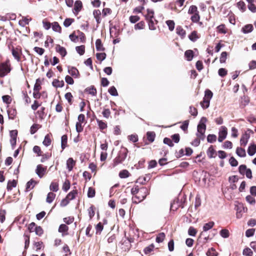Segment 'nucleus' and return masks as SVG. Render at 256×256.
Wrapping results in <instances>:
<instances>
[{
    "mask_svg": "<svg viewBox=\"0 0 256 256\" xmlns=\"http://www.w3.org/2000/svg\"><path fill=\"white\" fill-rule=\"evenodd\" d=\"M206 121L207 119L206 118H202L197 127L196 136L202 140H203L205 137L204 133L206 130Z\"/></svg>",
    "mask_w": 256,
    "mask_h": 256,
    "instance_id": "1",
    "label": "nucleus"
},
{
    "mask_svg": "<svg viewBox=\"0 0 256 256\" xmlns=\"http://www.w3.org/2000/svg\"><path fill=\"white\" fill-rule=\"evenodd\" d=\"M213 94L210 90H206L204 92V96L200 104L203 109H206L210 106V100L212 99Z\"/></svg>",
    "mask_w": 256,
    "mask_h": 256,
    "instance_id": "2",
    "label": "nucleus"
},
{
    "mask_svg": "<svg viewBox=\"0 0 256 256\" xmlns=\"http://www.w3.org/2000/svg\"><path fill=\"white\" fill-rule=\"evenodd\" d=\"M10 71V66L7 63L0 64V77H4Z\"/></svg>",
    "mask_w": 256,
    "mask_h": 256,
    "instance_id": "3",
    "label": "nucleus"
},
{
    "mask_svg": "<svg viewBox=\"0 0 256 256\" xmlns=\"http://www.w3.org/2000/svg\"><path fill=\"white\" fill-rule=\"evenodd\" d=\"M227 128L224 126H222L218 132V141L222 142L226 137Z\"/></svg>",
    "mask_w": 256,
    "mask_h": 256,
    "instance_id": "4",
    "label": "nucleus"
},
{
    "mask_svg": "<svg viewBox=\"0 0 256 256\" xmlns=\"http://www.w3.org/2000/svg\"><path fill=\"white\" fill-rule=\"evenodd\" d=\"M46 170V168H44L42 166V165L38 164L37 166L36 172L38 174L39 178H42L44 175V173Z\"/></svg>",
    "mask_w": 256,
    "mask_h": 256,
    "instance_id": "5",
    "label": "nucleus"
},
{
    "mask_svg": "<svg viewBox=\"0 0 256 256\" xmlns=\"http://www.w3.org/2000/svg\"><path fill=\"white\" fill-rule=\"evenodd\" d=\"M250 138V134L245 132L243 134L240 140V144L241 146H246Z\"/></svg>",
    "mask_w": 256,
    "mask_h": 256,
    "instance_id": "6",
    "label": "nucleus"
},
{
    "mask_svg": "<svg viewBox=\"0 0 256 256\" xmlns=\"http://www.w3.org/2000/svg\"><path fill=\"white\" fill-rule=\"evenodd\" d=\"M140 193H142V196H136V198L139 200V202H141L143 200L146 196L149 194L148 190L146 188H142L140 190Z\"/></svg>",
    "mask_w": 256,
    "mask_h": 256,
    "instance_id": "7",
    "label": "nucleus"
},
{
    "mask_svg": "<svg viewBox=\"0 0 256 256\" xmlns=\"http://www.w3.org/2000/svg\"><path fill=\"white\" fill-rule=\"evenodd\" d=\"M93 15L98 24H99L101 22L100 15L101 12L99 10H94L93 12Z\"/></svg>",
    "mask_w": 256,
    "mask_h": 256,
    "instance_id": "8",
    "label": "nucleus"
},
{
    "mask_svg": "<svg viewBox=\"0 0 256 256\" xmlns=\"http://www.w3.org/2000/svg\"><path fill=\"white\" fill-rule=\"evenodd\" d=\"M85 91L92 96H96V95L97 91L94 86L86 88Z\"/></svg>",
    "mask_w": 256,
    "mask_h": 256,
    "instance_id": "9",
    "label": "nucleus"
},
{
    "mask_svg": "<svg viewBox=\"0 0 256 256\" xmlns=\"http://www.w3.org/2000/svg\"><path fill=\"white\" fill-rule=\"evenodd\" d=\"M151 178V175L150 174H146L144 178H139L137 182L141 184H144L146 182H148L150 180Z\"/></svg>",
    "mask_w": 256,
    "mask_h": 256,
    "instance_id": "10",
    "label": "nucleus"
},
{
    "mask_svg": "<svg viewBox=\"0 0 256 256\" xmlns=\"http://www.w3.org/2000/svg\"><path fill=\"white\" fill-rule=\"evenodd\" d=\"M56 51L58 52L62 57L66 54V51L64 48L60 45H57L56 46Z\"/></svg>",
    "mask_w": 256,
    "mask_h": 256,
    "instance_id": "11",
    "label": "nucleus"
},
{
    "mask_svg": "<svg viewBox=\"0 0 256 256\" xmlns=\"http://www.w3.org/2000/svg\"><path fill=\"white\" fill-rule=\"evenodd\" d=\"M147 14L145 15L146 20H152L154 18V11L152 9H147Z\"/></svg>",
    "mask_w": 256,
    "mask_h": 256,
    "instance_id": "12",
    "label": "nucleus"
},
{
    "mask_svg": "<svg viewBox=\"0 0 256 256\" xmlns=\"http://www.w3.org/2000/svg\"><path fill=\"white\" fill-rule=\"evenodd\" d=\"M253 30V26L252 24H249L244 26L242 29V31L244 34L250 32Z\"/></svg>",
    "mask_w": 256,
    "mask_h": 256,
    "instance_id": "13",
    "label": "nucleus"
},
{
    "mask_svg": "<svg viewBox=\"0 0 256 256\" xmlns=\"http://www.w3.org/2000/svg\"><path fill=\"white\" fill-rule=\"evenodd\" d=\"M256 152V145L254 144H251L248 148V153L249 156H252Z\"/></svg>",
    "mask_w": 256,
    "mask_h": 256,
    "instance_id": "14",
    "label": "nucleus"
},
{
    "mask_svg": "<svg viewBox=\"0 0 256 256\" xmlns=\"http://www.w3.org/2000/svg\"><path fill=\"white\" fill-rule=\"evenodd\" d=\"M75 164V162L72 158H69L66 161V166L68 171H71Z\"/></svg>",
    "mask_w": 256,
    "mask_h": 256,
    "instance_id": "15",
    "label": "nucleus"
},
{
    "mask_svg": "<svg viewBox=\"0 0 256 256\" xmlns=\"http://www.w3.org/2000/svg\"><path fill=\"white\" fill-rule=\"evenodd\" d=\"M52 84L56 88H62L64 86V82L63 80L60 81L57 79H54L52 82Z\"/></svg>",
    "mask_w": 256,
    "mask_h": 256,
    "instance_id": "16",
    "label": "nucleus"
},
{
    "mask_svg": "<svg viewBox=\"0 0 256 256\" xmlns=\"http://www.w3.org/2000/svg\"><path fill=\"white\" fill-rule=\"evenodd\" d=\"M68 72L70 74L75 78H77L79 74L78 70L76 68L74 67H72L70 68H68Z\"/></svg>",
    "mask_w": 256,
    "mask_h": 256,
    "instance_id": "17",
    "label": "nucleus"
},
{
    "mask_svg": "<svg viewBox=\"0 0 256 256\" xmlns=\"http://www.w3.org/2000/svg\"><path fill=\"white\" fill-rule=\"evenodd\" d=\"M16 181L14 180H8L6 186L8 190H11L12 189V188L16 187Z\"/></svg>",
    "mask_w": 256,
    "mask_h": 256,
    "instance_id": "18",
    "label": "nucleus"
},
{
    "mask_svg": "<svg viewBox=\"0 0 256 256\" xmlns=\"http://www.w3.org/2000/svg\"><path fill=\"white\" fill-rule=\"evenodd\" d=\"M82 2L80 0H76V1L74 5V10L76 12L78 13L82 9Z\"/></svg>",
    "mask_w": 256,
    "mask_h": 256,
    "instance_id": "19",
    "label": "nucleus"
},
{
    "mask_svg": "<svg viewBox=\"0 0 256 256\" xmlns=\"http://www.w3.org/2000/svg\"><path fill=\"white\" fill-rule=\"evenodd\" d=\"M96 48L98 51H103L104 48L103 47L102 41L100 39H97L96 42Z\"/></svg>",
    "mask_w": 256,
    "mask_h": 256,
    "instance_id": "20",
    "label": "nucleus"
},
{
    "mask_svg": "<svg viewBox=\"0 0 256 256\" xmlns=\"http://www.w3.org/2000/svg\"><path fill=\"white\" fill-rule=\"evenodd\" d=\"M146 136L148 140L150 142H152L154 140L155 137H156V134L155 132H148L146 133Z\"/></svg>",
    "mask_w": 256,
    "mask_h": 256,
    "instance_id": "21",
    "label": "nucleus"
},
{
    "mask_svg": "<svg viewBox=\"0 0 256 256\" xmlns=\"http://www.w3.org/2000/svg\"><path fill=\"white\" fill-rule=\"evenodd\" d=\"M36 184V182L32 179L28 181L26 184V191H28L29 190L33 188L34 186Z\"/></svg>",
    "mask_w": 256,
    "mask_h": 256,
    "instance_id": "22",
    "label": "nucleus"
},
{
    "mask_svg": "<svg viewBox=\"0 0 256 256\" xmlns=\"http://www.w3.org/2000/svg\"><path fill=\"white\" fill-rule=\"evenodd\" d=\"M96 120L100 130H102L107 128V124L106 122L102 120H100L99 119H96Z\"/></svg>",
    "mask_w": 256,
    "mask_h": 256,
    "instance_id": "23",
    "label": "nucleus"
},
{
    "mask_svg": "<svg viewBox=\"0 0 256 256\" xmlns=\"http://www.w3.org/2000/svg\"><path fill=\"white\" fill-rule=\"evenodd\" d=\"M176 34L180 36L182 38H184L186 36V31L180 26H178L176 28Z\"/></svg>",
    "mask_w": 256,
    "mask_h": 256,
    "instance_id": "24",
    "label": "nucleus"
},
{
    "mask_svg": "<svg viewBox=\"0 0 256 256\" xmlns=\"http://www.w3.org/2000/svg\"><path fill=\"white\" fill-rule=\"evenodd\" d=\"M214 225V222H210L208 223L205 224L203 226V230L206 232L211 229Z\"/></svg>",
    "mask_w": 256,
    "mask_h": 256,
    "instance_id": "25",
    "label": "nucleus"
},
{
    "mask_svg": "<svg viewBox=\"0 0 256 256\" xmlns=\"http://www.w3.org/2000/svg\"><path fill=\"white\" fill-rule=\"evenodd\" d=\"M78 192L76 190H73L68 194L66 198L69 201L72 200L76 198V196Z\"/></svg>",
    "mask_w": 256,
    "mask_h": 256,
    "instance_id": "26",
    "label": "nucleus"
},
{
    "mask_svg": "<svg viewBox=\"0 0 256 256\" xmlns=\"http://www.w3.org/2000/svg\"><path fill=\"white\" fill-rule=\"evenodd\" d=\"M56 197V194L52 192H50L48 193L46 199V201L48 203L50 204L54 200Z\"/></svg>",
    "mask_w": 256,
    "mask_h": 256,
    "instance_id": "27",
    "label": "nucleus"
},
{
    "mask_svg": "<svg viewBox=\"0 0 256 256\" xmlns=\"http://www.w3.org/2000/svg\"><path fill=\"white\" fill-rule=\"evenodd\" d=\"M52 29L56 32H58L59 33L61 32L62 28L58 22H54L52 23Z\"/></svg>",
    "mask_w": 256,
    "mask_h": 256,
    "instance_id": "28",
    "label": "nucleus"
},
{
    "mask_svg": "<svg viewBox=\"0 0 256 256\" xmlns=\"http://www.w3.org/2000/svg\"><path fill=\"white\" fill-rule=\"evenodd\" d=\"M236 154L240 157H244L246 156V153L244 149L242 148H238L236 150Z\"/></svg>",
    "mask_w": 256,
    "mask_h": 256,
    "instance_id": "29",
    "label": "nucleus"
},
{
    "mask_svg": "<svg viewBox=\"0 0 256 256\" xmlns=\"http://www.w3.org/2000/svg\"><path fill=\"white\" fill-rule=\"evenodd\" d=\"M184 56L188 61H190L193 58V52L192 50H186L184 52Z\"/></svg>",
    "mask_w": 256,
    "mask_h": 256,
    "instance_id": "30",
    "label": "nucleus"
},
{
    "mask_svg": "<svg viewBox=\"0 0 256 256\" xmlns=\"http://www.w3.org/2000/svg\"><path fill=\"white\" fill-rule=\"evenodd\" d=\"M130 174L126 170H122L119 173V176L122 178H125L129 177Z\"/></svg>",
    "mask_w": 256,
    "mask_h": 256,
    "instance_id": "31",
    "label": "nucleus"
},
{
    "mask_svg": "<svg viewBox=\"0 0 256 256\" xmlns=\"http://www.w3.org/2000/svg\"><path fill=\"white\" fill-rule=\"evenodd\" d=\"M50 190L56 192L58 190V184L57 182H52L50 186Z\"/></svg>",
    "mask_w": 256,
    "mask_h": 256,
    "instance_id": "32",
    "label": "nucleus"
},
{
    "mask_svg": "<svg viewBox=\"0 0 256 256\" xmlns=\"http://www.w3.org/2000/svg\"><path fill=\"white\" fill-rule=\"evenodd\" d=\"M108 92L112 96H118L117 90L114 86L110 87L108 90Z\"/></svg>",
    "mask_w": 256,
    "mask_h": 256,
    "instance_id": "33",
    "label": "nucleus"
},
{
    "mask_svg": "<svg viewBox=\"0 0 256 256\" xmlns=\"http://www.w3.org/2000/svg\"><path fill=\"white\" fill-rule=\"evenodd\" d=\"M165 238V234L164 232L160 233L156 238V242L158 243L162 242Z\"/></svg>",
    "mask_w": 256,
    "mask_h": 256,
    "instance_id": "34",
    "label": "nucleus"
},
{
    "mask_svg": "<svg viewBox=\"0 0 256 256\" xmlns=\"http://www.w3.org/2000/svg\"><path fill=\"white\" fill-rule=\"evenodd\" d=\"M154 248V245L153 244H151L150 246L146 247L144 250V252L146 254H148L150 253L152 251H153Z\"/></svg>",
    "mask_w": 256,
    "mask_h": 256,
    "instance_id": "35",
    "label": "nucleus"
},
{
    "mask_svg": "<svg viewBox=\"0 0 256 256\" xmlns=\"http://www.w3.org/2000/svg\"><path fill=\"white\" fill-rule=\"evenodd\" d=\"M214 152H215V150H214L213 146H210L207 150L208 156L210 158H212L214 157Z\"/></svg>",
    "mask_w": 256,
    "mask_h": 256,
    "instance_id": "36",
    "label": "nucleus"
},
{
    "mask_svg": "<svg viewBox=\"0 0 256 256\" xmlns=\"http://www.w3.org/2000/svg\"><path fill=\"white\" fill-rule=\"evenodd\" d=\"M166 24L168 27L170 31H172L174 30L175 24L174 20H168L166 21Z\"/></svg>",
    "mask_w": 256,
    "mask_h": 256,
    "instance_id": "37",
    "label": "nucleus"
},
{
    "mask_svg": "<svg viewBox=\"0 0 256 256\" xmlns=\"http://www.w3.org/2000/svg\"><path fill=\"white\" fill-rule=\"evenodd\" d=\"M44 145L45 146H48L50 144H51V139L50 138V136L48 134H46L45 137H44V139L42 142Z\"/></svg>",
    "mask_w": 256,
    "mask_h": 256,
    "instance_id": "38",
    "label": "nucleus"
},
{
    "mask_svg": "<svg viewBox=\"0 0 256 256\" xmlns=\"http://www.w3.org/2000/svg\"><path fill=\"white\" fill-rule=\"evenodd\" d=\"M76 50L77 52L82 56L83 55L84 53L85 48L84 46L82 45L80 46H76Z\"/></svg>",
    "mask_w": 256,
    "mask_h": 256,
    "instance_id": "39",
    "label": "nucleus"
},
{
    "mask_svg": "<svg viewBox=\"0 0 256 256\" xmlns=\"http://www.w3.org/2000/svg\"><path fill=\"white\" fill-rule=\"evenodd\" d=\"M74 22V19L71 18H66L64 22V26L68 28Z\"/></svg>",
    "mask_w": 256,
    "mask_h": 256,
    "instance_id": "40",
    "label": "nucleus"
},
{
    "mask_svg": "<svg viewBox=\"0 0 256 256\" xmlns=\"http://www.w3.org/2000/svg\"><path fill=\"white\" fill-rule=\"evenodd\" d=\"M103 228L102 224L101 222L98 223L96 226V234H100Z\"/></svg>",
    "mask_w": 256,
    "mask_h": 256,
    "instance_id": "41",
    "label": "nucleus"
},
{
    "mask_svg": "<svg viewBox=\"0 0 256 256\" xmlns=\"http://www.w3.org/2000/svg\"><path fill=\"white\" fill-rule=\"evenodd\" d=\"M188 13L190 14L198 13L197 7L196 6H191L189 8Z\"/></svg>",
    "mask_w": 256,
    "mask_h": 256,
    "instance_id": "42",
    "label": "nucleus"
},
{
    "mask_svg": "<svg viewBox=\"0 0 256 256\" xmlns=\"http://www.w3.org/2000/svg\"><path fill=\"white\" fill-rule=\"evenodd\" d=\"M220 235L224 238H228L229 236V232L226 229H222L220 231Z\"/></svg>",
    "mask_w": 256,
    "mask_h": 256,
    "instance_id": "43",
    "label": "nucleus"
},
{
    "mask_svg": "<svg viewBox=\"0 0 256 256\" xmlns=\"http://www.w3.org/2000/svg\"><path fill=\"white\" fill-rule=\"evenodd\" d=\"M216 140V136L215 134H208L207 137V140L208 142L213 143Z\"/></svg>",
    "mask_w": 256,
    "mask_h": 256,
    "instance_id": "44",
    "label": "nucleus"
},
{
    "mask_svg": "<svg viewBox=\"0 0 256 256\" xmlns=\"http://www.w3.org/2000/svg\"><path fill=\"white\" fill-rule=\"evenodd\" d=\"M96 192L92 188H89L88 192V196L90 198H94L95 196Z\"/></svg>",
    "mask_w": 256,
    "mask_h": 256,
    "instance_id": "45",
    "label": "nucleus"
},
{
    "mask_svg": "<svg viewBox=\"0 0 256 256\" xmlns=\"http://www.w3.org/2000/svg\"><path fill=\"white\" fill-rule=\"evenodd\" d=\"M227 58V52H222L220 58V63H224L226 62V60Z\"/></svg>",
    "mask_w": 256,
    "mask_h": 256,
    "instance_id": "46",
    "label": "nucleus"
},
{
    "mask_svg": "<svg viewBox=\"0 0 256 256\" xmlns=\"http://www.w3.org/2000/svg\"><path fill=\"white\" fill-rule=\"evenodd\" d=\"M197 232V230L192 226H190L188 230V234L190 236H194Z\"/></svg>",
    "mask_w": 256,
    "mask_h": 256,
    "instance_id": "47",
    "label": "nucleus"
},
{
    "mask_svg": "<svg viewBox=\"0 0 256 256\" xmlns=\"http://www.w3.org/2000/svg\"><path fill=\"white\" fill-rule=\"evenodd\" d=\"M34 232L36 235L41 236L43 234V230L40 226H36L34 228Z\"/></svg>",
    "mask_w": 256,
    "mask_h": 256,
    "instance_id": "48",
    "label": "nucleus"
},
{
    "mask_svg": "<svg viewBox=\"0 0 256 256\" xmlns=\"http://www.w3.org/2000/svg\"><path fill=\"white\" fill-rule=\"evenodd\" d=\"M96 58L100 62L103 61L106 58V54L103 53H97L96 54Z\"/></svg>",
    "mask_w": 256,
    "mask_h": 256,
    "instance_id": "49",
    "label": "nucleus"
},
{
    "mask_svg": "<svg viewBox=\"0 0 256 256\" xmlns=\"http://www.w3.org/2000/svg\"><path fill=\"white\" fill-rule=\"evenodd\" d=\"M68 230V228L66 225L64 224H62L59 226L58 232H67Z\"/></svg>",
    "mask_w": 256,
    "mask_h": 256,
    "instance_id": "50",
    "label": "nucleus"
},
{
    "mask_svg": "<svg viewBox=\"0 0 256 256\" xmlns=\"http://www.w3.org/2000/svg\"><path fill=\"white\" fill-rule=\"evenodd\" d=\"M70 188V182L69 180H66L63 184L62 190L64 192H67Z\"/></svg>",
    "mask_w": 256,
    "mask_h": 256,
    "instance_id": "51",
    "label": "nucleus"
},
{
    "mask_svg": "<svg viewBox=\"0 0 256 256\" xmlns=\"http://www.w3.org/2000/svg\"><path fill=\"white\" fill-rule=\"evenodd\" d=\"M189 38L192 42H195L198 38L197 33L196 31H193L188 36Z\"/></svg>",
    "mask_w": 256,
    "mask_h": 256,
    "instance_id": "52",
    "label": "nucleus"
},
{
    "mask_svg": "<svg viewBox=\"0 0 256 256\" xmlns=\"http://www.w3.org/2000/svg\"><path fill=\"white\" fill-rule=\"evenodd\" d=\"M228 72L224 68H220L218 70V74L221 77H224L227 74Z\"/></svg>",
    "mask_w": 256,
    "mask_h": 256,
    "instance_id": "53",
    "label": "nucleus"
},
{
    "mask_svg": "<svg viewBox=\"0 0 256 256\" xmlns=\"http://www.w3.org/2000/svg\"><path fill=\"white\" fill-rule=\"evenodd\" d=\"M252 250L248 248H244L243 250V254L246 256H252Z\"/></svg>",
    "mask_w": 256,
    "mask_h": 256,
    "instance_id": "54",
    "label": "nucleus"
},
{
    "mask_svg": "<svg viewBox=\"0 0 256 256\" xmlns=\"http://www.w3.org/2000/svg\"><path fill=\"white\" fill-rule=\"evenodd\" d=\"M218 31L221 34H225L226 31L225 28V26L224 24H220L217 27Z\"/></svg>",
    "mask_w": 256,
    "mask_h": 256,
    "instance_id": "55",
    "label": "nucleus"
},
{
    "mask_svg": "<svg viewBox=\"0 0 256 256\" xmlns=\"http://www.w3.org/2000/svg\"><path fill=\"white\" fill-rule=\"evenodd\" d=\"M248 168L244 164H242L239 166L238 170L240 174L244 175Z\"/></svg>",
    "mask_w": 256,
    "mask_h": 256,
    "instance_id": "56",
    "label": "nucleus"
},
{
    "mask_svg": "<svg viewBox=\"0 0 256 256\" xmlns=\"http://www.w3.org/2000/svg\"><path fill=\"white\" fill-rule=\"evenodd\" d=\"M246 200L248 202L251 204H255L256 200L254 198H253L251 196H248L246 198Z\"/></svg>",
    "mask_w": 256,
    "mask_h": 256,
    "instance_id": "57",
    "label": "nucleus"
},
{
    "mask_svg": "<svg viewBox=\"0 0 256 256\" xmlns=\"http://www.w3.org/2000/svg\"><path fill=\"white\" fill-rule=\"evenodd\" d=\"M255 230L254 228L248 229L246 232V236L248 238L252 236L254 234Z\"/></svg>",
    "mask_w": 256,
    "mask_h": 256,
    "instance_id": "58",
    "label": "nucleus"
},
{
    "mask_svg": "<svg viewBox=\"0 0 256 256\" xmlns=\"http://www.w3.org/2000/svg\"><path fill=\"white\" fill-rule=\"evenodd\" d=\"M164 143L170 147H172L174 146L172 140L168 138H165L164 139Z\"/></svg>",
    "mask_w": 256,
    "mask_h": 256,
    "instance_id": "59",
    "label": "nucleus"
},
{
    "mask_svg": "<svg viewBox=\"0 0 256 256\" xmlns=\"http://www.w3.org/2000/svg\"><path fill=\"white\" fill-rule=\"evenodd\" d=\"M200 16L198 14V13H196V14H194L192 16H191V20L192 22H197L199 21L200 20Z\"/></svg>",
    "mask_w": 256,
    "mask_h": 256,
    "instance_id": "60",
    "label": "nucleus"
},
{
    "mask_svg": "<svg viewBox=\"0 0 256 256\" xmlns=\"http://www.w3.org/2000/svg\"><path fill=\"white\" fill-rule=\"evenodd\" d=\"M128 139L133 142H136L138 141V136L137 134H131L128 136Z\"/></svg>",
    "mask_w": 256,
    "mask_h": 256,
    "instance_id": "61",
    "label": "nucleus"
},
{
    "mask_svg": "<svg viewBox=\"0 0 256 256\" xmlns=\"http://www.w3.org/2000/svg\"><path fill=\"white\" fill-rule=\"evenodd\" d=\"M34 50L40 56L42 55L44 52V48L38 46L34 47Z\"/></svg>",
    "mask_w": 256,
    "mask_h": 256,
    "instance_id": "62",
    "label": "nucleus"
},
{
    "mask_svg": "<svg viewBox=\"0 0 256 256\" xmlns=\"http://www.w3.org/2000/svg\"><path fill=\"white\" fill-rule=\"evenodd\" d=\"M64 97L68 101V102L71 104L72 103V96L70 92H67L65 94Z\"/></svg>",
    "mask_w": 256,
    "mask_h": 256,
    "instance_id": "63",
    "label": "nucleus"
},
{
    "mask_svg": "<svg viewBox=\"0 0 256 256\" xmlns=\"http://www.w3.org/2000/svg\"><path fill=\"white\" fill-rule=\"evenodd\" d=\"M229 162H230V164L232 166H236L238 165V161L233 156H232L230 158Z\"/></svg>",
    "mask_w": 256,
    "mask_h": 256,
    "instance_id": "64",
    "label": "nucleus"
}]
</instances>
